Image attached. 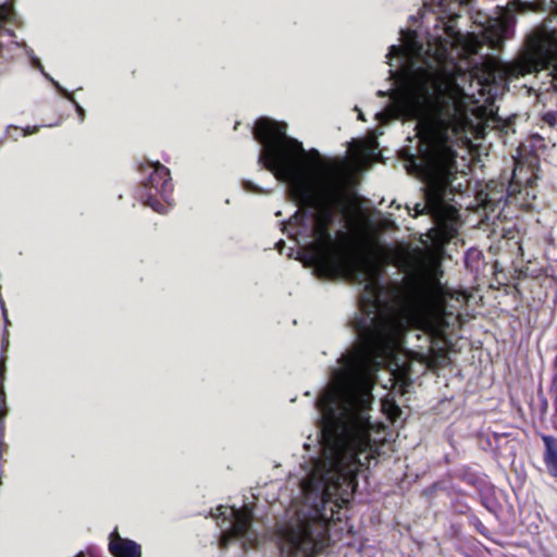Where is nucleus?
<instances>
[{"mask_svg": "<svg viewBox=\"0 0 557 557\" xmlns=\"http://www.w3.org/2000/svg\"><path fill=\"white\" fill-rule=\"evenodd\" d=\"M423 46L413 30H401V45L386 54L397 89L376 119L416 121L418 156L406 159V169L425 182L424 203L414 205L413 216L429 213L435 220L430 238L435 249L420 252L411 282V302L404 310L383 304L380 269L364 255L363 243L346 231H331L334 208H344L351 175L344 164L325 161L315 149L287 135V125L263 117L256 122L255 137L262 150L258 162L289 186L292 198L315 210L311 240L302 260L321 277H342L362 286L361 313L352 320L357 341L331 369L330 380L317 398L320 426H383L372 420L373 389L382 366L396 358L410 327L441 337L458 307L442 283V248L458 235V210L449 203L457 170L455 144L470 125L472 95L466 83L474 75L442 54L437 65L423 67L418 60Z\"/></svg>", "mask_w": 557, "mask_h": 557, "instance_id": "1", "label": "nucleus"}, {"mask_svg": "<svg viewBox=\"0 0 557 557\" xmlns=\"http://www.w3.org/2000/svg\"><path fill=\"white\" fill-rule=\"evenodd\" d=\"M553 15L536 27L525 39L524 48L512 62L490 60L483 75L478 77L482 88L506 84L549 66L557 71V2H550Z\"/></svg>", "mask_w": 557, "mask_h": 557, "instance_id": "2", "label": "nucleus"}, {"mask_svg": "<svg viewBox=\"0 0 557 557\" xmlns=\"http://www.w3.org/2000/svg\"><path fill=\"white\" fill-rule=\"evenodd\" d=\"M213 517L221 529V546L223 548L233 541L242 542L243 546L252 547L258 543V534L252 525L250 508H236L234 506H220Z\"/></svg>", "mask_w": 557, "mask_h": 557, "instance_id": "3", "label": "nucleus"}, {"mask_svg": "<svg viewBox=\"0 0 557 557\" xmlns=\"http://www.w3.org/2000/svg\"><path fill=\"white\" fill-rule=\"evenodd\" d=\"M542 2H507L506 9L507 12L503 14L499 20H495V26H496V34L492 37L487 36V39L490 40V44L493 48L498 49L504 44V34L510 23V12H517V11H536L539 4Z\"/></svg>", "mask_w": 557, "mask_h": 557, "instance_id": "4", "label": "nucleus"}, {"mask_svg": "<svg viewBox=\"0 0 557 557\" xmlns=\"http://www.w3.org/2000/svg\"><path fill=\"white\" fill-rule=\"evenodd\" d=\"M110 552L114 557H141V547L136 542L122 537L117 529L110 534Z\"/></svg>", "mask_w": 557, "mask_h": 557, "instance_id": "5", "label": "nucleus"}, {"mask_svg": "<svg viewBox=\"0 0 557 557\" xmlns=\"http://www.w3.org/2000/svg\"><path fill=\"white\" fill-rule=\"evenodd\" d=\"M545 444L544 462L550 475L557 478V438L543 435Z\"/></svg>", "mask_w": 557, "mask_h": 557, "instance_id": "6", "label": "nucleus"}, {"mask_svg": "<svg viewBox=\"0 0 557 557\" xmlns=\"http://www.w3.org/2000/svg\"><path fill=\"white\" fill-rule=\"evenodd\" d=\"M13 2H2L0 4V29H4L9 35H13L10 28L20 23L18 16L13 8Z\"/></svg>", "mask_w": 557, "mask_h": 557, "instance_id": "7", "label": "nucleus"}, {"mask_svg": "<svg viewBox=\"0 0 557 557\" xmlns=\"http://www.w3.org/2000/svg\"><path fill=\"white\" fill-rule=\"evenodd\" d=\"M4 372L5 363L0 360V419H3L8 413L7 398L4 393Z\"/></svg>", "mask_w": 557, "mask_h": 557, "instance_id": "8", "label": "nucleus"}, {"mask_svg": "<svg viewBox=\"0 0 557 557\" xmlns=\"http://www.w3.org/2000/svg\"><path fill=\"white\" fill-rule=\"evenodd\" d=\"M49 78L51 79V83L53 84V86L55 88H58L66 99H69L71 102H73V104L75 106L76 112L78 113V115L81 116V120L83 121L85 119L84 108L74 99L72 94L69 90H66L65 88H63L57 81H54L53 77H49Z\"/></svg>", "mask_w": 557, "mask_h": 557, "instance_id": "9", "label": "nucleus"}, {"mask_svg": "<svg viewBox=\"0 0 557 557\" xmlns=\"http://www.w3.org/2000/svg\"><path fill=\"white\" fill-rule=\"evenodd\" d=\"M382 408L387 413L389 419L393 420V421L398 419L400 417V414H401V409L394 401H389L387 399L384 400L382 403Z\"/></svg>", "mask_w": 557, "mask_h": 557, "instance_id": "10", "label": "nucleus"}, {"mask_svg": "<svg viewBox=\"0 0 557 557\" xmlns=\"http://www.w3.org/2000/svg\"><path fill=\"white\" fill-rule=\"evenodd\" d=\"M486 126L492 128H498L504 133H507L510 128V124L508 122L503 121L498 116H492L486 121Z\"/></svg>", "mask_w": 557, "mask_h": 557, "instance_id": "11", "label": "nucleus"}, {"mask_svg": "<svg viewBox=\"0 0 557 557\" xmlns=\"http://www.w3.org/2000/svg\"><path fill=\"white\" fill-rule=\"evenodd\" d=\"M244 188L247 193L251 194H270V189H263L262 187L258 186L251 181H245L244 182Z\"/></svg>", "mask_w": 557, "mask_h": 557, "instance_id": "12", "label": "nucleus"}, {"mask_svg": "<svg viewBox=\"0 0 557 557\" xmlns=\"http://www.w3.org/2000/svg\"><path fill=\"white\" fill-rule=\"evenodd\" d=\"M23 47L26 49L27 54L32 58L34 65H35L39 71H41V72H42V74L45 75V77H46L47 79H49V81L51 82V79L49 78V77H51V76H50L49 74H47V73L44 71V66H42V64H41L40 60H39V59H37V58L34 55L33 50H32V49H29V48L27 47V45H26V44H24V45H23Z\"/></svg>", "mask_w": 557, "mask_h": 557, "instance_id": "13", "label": "nucleus"}, {"mask_svg": "<svg viewBox=\"0 0 557 557\" xmlns=\"http://www.w3.org/2000/svg\"><path fill=\"white\" fill-rule=\"evenodd\" d=\"M23 47L26 49L27 54L32 58L34 65H35L39 71H41V72H42V74L45 75V77H46L47 79H49V81L51 82V79L49 78V77H51V76H50L49 74H47V73L44 71V66H42V64H41L40 60H39V59H37V58L34 55L33 50H32V49H29V48L27 47V45H26V44H24V45H23Z\"/></svg>", "mask_w": 557, "mask_h": 557, "instance_id": "14", "label": "nucleus"}, {"mask_svg": "<svg viewBox=\"0 0 557 557\" xmlns=\"http://www.w3.org/2000/svg\"><path fill=\"white\" fill-rule=\"evenodd\" d=\"M153 168L154 170L160 173L161 175H165V176H169L170 175V171L169 169H166L165 166H163L161 163L159 162H156L153 163Z\"/></svg>", "mask_w": 557, "mask_h": 557, "instance_id": "15", "label": "nucleus"}, {"mask_svg": "<svg viewBox=\"0 0 557 557\" xmlns=\"http://www.w3.org/2000/svg\"><path fill=\"white\" fill-rule=\"evenodd\" d=\"M37 129H38L37 126L27 127V128L24 129V136L35 134L37 132Z\"/></svg>", "mask_w": 557, "mask_h": 557, "instance_id": "16", "label": "nucleus"}, {"mask_svg": "<svg viewBox=\"0 0 557 557\" xmlns=\"http://www.w3.org/2000/svg\"><path fill=\"white\" fill-rule=\"evenodd\" d=\"M0 309L2 310L3 318H4L5 322L8 323L9 322L8 321V313H7V310L4 308V304H3V301L1 299H0Z\"/></svg>", "mask_w": 557, "mask_h": 557, "instance_id": "17", "label": "nucleus"}, {"mask_svg": "<svg viewBox=\"0 0 557 557\" xmlns=\"http://www.w3.org/2000/svg\"><path fill=\"white\" fill-rule=\"evenodd\" d=\"M358 119L361 121H364V115L361 111L359 112Z\"/></svg>", "mask_w": 557, "mask_h": 557, "instance_id": "18", "label": "nucleus"}, {"mask_svg": "<svg viewBox=\"0 0 557 557\" xmlns=\"http://www.w3.org/2000/svg\"><path fill=\"white\" fill-rule=\"evenodd\" d=\"M377 94H379V96H386V95H387V92L382 91V90H379V92H377Z\"/></svg>", "mask_w": 557, "mask_h": 557, "instance_id": "19", "label": "nucleus"}, {"mask_svg": "<svg viewBox=\"0 0 557 557\" xmlns=\"http://www.w3.org/2000/svg\"><path fill=\"white\" fill-rule=\"evenodd\" d=\"M419 355H420V359H421V360L426 359V356H424L423 354H419Z\"/></svg>", "mask_w": 557, "mask_h": 557, "instance_id": "20", "label": "nucleus"}, {"mask_svg": "<svg viewBox=\"0 0 557 557\" xmlns=\"http://www.w3.org/2000/svg\"><path fill=\"white\" fill-rule=\"evenodd\" d=\"M405 380H406V377H404V376L401 375L400 381H403V382L405 383Z\"/></svg>", "mask_w": 557, "mask_h": 557, "instance_id": "21", "label": "nucleus"}, {"mask_svg": "<svg viewBox=\"0 0 557 557\" xmlns=\"http://www.w3.org/2000/svg\"><path fill=\"white\" fill-rule=\"evenodd\" d=\"M78 557H84V556L82 555V556H78Z\"/></svg>", "mask_w": 557, "mask_h": 557, "instance_id": "22", "label": "nucleus"}]
</instances>
